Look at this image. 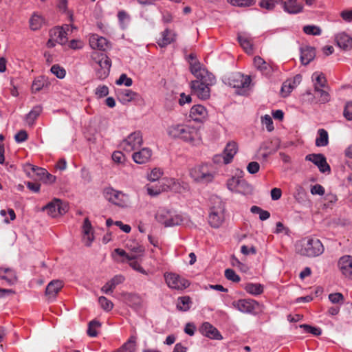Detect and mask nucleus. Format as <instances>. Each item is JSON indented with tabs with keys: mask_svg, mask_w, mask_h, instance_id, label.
<instances>
[{
	"mask_svg": "<svg viewBox=\"0 0 352 352\" xmlns=\"http://www.w3.org/2000/svg\"><path fill=\"white\" fill-rule=\"evenodd\" d=\"M50 71L54 76L60 79L64 78L66 75L65 69L58 64L52 65Z\"/></svg>",
	"mask_w": 352,
	"mask_h": 352,
	"instance_id": "47",
	"label": "nucleus"
},
{
	"mask_svg": "<svg viewBox=\"0 0 352 352\" xmlns=\"http://www.w3.org/2000/svg\"><path fill=\"white\" fill-rule=\"evenodd\" d=\"M177 179L174 178H162L159 181V184H161L162 186L163 187L164 191L166 190H173V186H175V183L177 182Z\"/></svg>",
	"mask_w": 352,
	"mask_h": 352,
	"instance_id": "43",
	"label": "nucleus"
},
{
	"mask_svg": "<svg viewBox=\"0 0 352 352\" xmlns=\"http://www.w3.org/2000/svg\"><path fill=\"white\" fill-rule=\"evenodd\" d=\"M300 328H303L306 332L310 333L314 336H320L322 331L320 328L311 327L309 324H301Z\"/></svg>",
	"mask_w": 352,
	"mask_h": 352,
	"instance_id": "55",
	"label": "nucleus"
},
{
	"mask_svg": "<svg viewBox=\"0 0 352 352\" xmlns=\"http://www.w3.org/2000/svg\"><path fill=\"white\" fill-rule=\"evenodd\" d=\"M259 5L263 8L271 10L275 7V1L273 0H262Z\"/></svg>",
	"mask_w": 352,
	"mask_h": 352,
	"instance_id": "63",
	"label": "nucleus"
},
{
	"mask_svg": "<svg viewBox=\"0 0 352 352\" xmlns=\"http://www.w3.org/2000/svg\"><path fill=\"white\" fill-rule=\"evenodd\" d=\"M343 116L347 120H352V102H348L346 103Z\"/></svg>",
	"mask_w": 352,
	"mask_h": 352,
	"instance_id": "60",
	"label": "nucleus"
},
{
	"mask_svg": "<svg viewBox=\"0 0 352 352\" xmlns=\"http://www.w3.org/2000/svg\"><path fill=\"white\" fill-rule=\"evenodd\" d=\"M305 160L313 162L322 173H329L331 171L330 166L327 164L323 154H309L305 157Z\"/></svg>",
	"mask_w": 352,
	"mask_h": 352,
	"instance_id": "15",
	"label": "nucleus"
},
{
	"mask_svg": "<svg viewBox=\"0 0 352 352\" xmlns=\"http://www.w3.org/2000/svg\"><path fill=\"white\" fill-rule=\"evenodd\" d=\"M232 307L245 314H253L258 307V303L252 299H241L233 301Z\"/></svg>",
	"mask_w": 352,
	"mask_h": 352,
	"instance_id": "13",
	"label": "nucleus"
},
{
	"mask_svg": "<svg viewBox=\"0 0 352 352\" xmlns=\"http://www.w3.org/2000/svg\"><path fill=\"white\" fill-rule=\"evenodd\" d=\"M341 274L349 280H352V256L344 255L340 258L338 263Z\"/></svg>",
	"mask_w": 352,
	"mask_h": 352,
	"instance_id": "16",
	"label": "nucleus"
},
{
	"mask_svg": "<svg viewBox=\"0 0 352 352\" xmlns=\"http://www.w3.org/2000/svg\"><path fill=\"white\" fill-rule=\"evenodd\" d=\"M90 47L94 50L105 51L110 47L109 43L103 36L98 34H92L89 38Z\"/></svg>",
	"mask_w": 352,
	"mask_h": 352,
	"instance_id": "17",
	"label": "nucleus"
},
{
	"mask_svg": "<svg viewBox=\"0 0 352 352\" xmlns=\"http://www.w3.org/2000/svg\"><path fill=\"white\" fill-rule=\"evenodd\" d=\"M177 179L174 178H162L159 181V184H161L162 186L163 187L164 191L166 190H173V186H175V183L177 182Z\"/></svg>",
	"mask_w": 352,
	"mask_h": 352,
	"instance_id": "42",
	"label": "nucleus"
},
{
	"mask_svg": "<svg viewBox=\"0 0 352 352\" xmlns=\"http://www.w3.org/2000/svg\"><path fill=\"white\" fill-rule=\"evenodd\" d=\"M189 116L194 121L201 122L208 117V111L203 105H194L190 109Z\"/></svg>",
	"mask_w": 352,
	"mask_h": 352,
	"instance_id": "19",
	"label": "nucleus"
},
{
	"mask_svg": "<svg viewBox=\"0 0 352 352\" xmlns=\"http://www.w3.org/2000/svg\"><path fill=\"white\" fill-rule=\"evenodd\" d=\"M237 151L238 146L236 142H229L226 144L223 153L225 156V164H228L232 161Z\"/></svg>",
	"mask_w": 352,
	"mask_h": 352,
	"instance_id": "29",
	"label": "nucleus"
},
{
	"mask_svg": "<svg viewBox=\"0 0 352 352\" xmlns=\"http://www.w3.org/2000/svg\"><path fill=\"white\" fill-rule=\"evenodd\" d=\"M234 6L248 7L254 4V0H227Z\"/></svg>",
	"mask_w": 352,
	"mask_h": 352,
	"instance_id": "49",
	"label": "nucleus"
},
{
	"mask_svg": "<svg viewBox=\"0 0 352 352\" xmlns=\"http://www.w3.org/2000/svg\"><path fill=\"white\" fill-rule=\"evenodd\" d=\"M177 34L174 31L166 29L161 33V37L157 40V44L161 47H164L176 40Z\"/></svg>",
	"mask_w": 352,
	"mask_h": 352,
	"instance_id": "23",
	"label": "nucleus"
},
{
	"mask_svg": "<svg viewBox=\"0 0 352 352\" xmlns=\"http://www.w3.org/2000/svg\"><path fill=\"white\" fill-rule=\"evenodd\" d=\"M260 169V165L256 162H252L248 164L247 170L250 174H255L258 172Z\"/></svg>",
	"mask_w": 352,
	"mask_h": 352,
	"instance_id": "62",
	"label": "nucleus"
},
{
	"mask_svg": "<svg viewBox=\"0 0 352 352\" xmlns=\"http://www.w3.org/2000/svg\"><path fill=\"white\" fill-rule=\"evenodd\" d=\"M117 96L118 100L122 104H126L133 100H135L138 98L139 94L130 89H119L117 91Z\"/></svg>",
	"mask_w": 352,
	"mask_h": 352,
	"instance_id": "25",
	"label": "nucleus"
},
{
	"mask_svg": "<svg viewBox=\"0 0 352 352\" xmlns=\"http://www.w3.org/2000/svg\"><path fill=\"white\" fill-rule=\"evenodd\" d=\"M191 300L189 296H182L178 298L177 308L183 311H188L190 307Z\"/></svg>",
	"mask_w": 352,
	"mask_h": 352,
	"instance_id": "40",
	"label": "nucleus"
},
{
	"mask_svg": "<svg viewBox=\"0 0 352 352\" xmlns=\"http://www.w3.org/2000/svg\"><path fill=\"white\" fill-rule=\"evenodd\" d=\"M201 331L204 336L212 339L221 340L222 338L219 331L209 322H204L202 324Z\"/></svg>",
	"mask_w": 352,
	"mask_h": 352,
	"instance_id": "28",
	"label": "nucleus"
},
{
	"mask_svg": "<svg viewBox=\"0 0 352 352\" xmlns=\"http://www.w3.org/2000/svg\"><path fill=\"white\" fill-rule=\"evenodd\" d=\"M80 176L85 184H88L91 182V175L88 169L83 167L80 170Z\"/></svg>",
	"mask_w": 352,
	"mask_h": 352,
	"instance_id": "61",
	"label": "nucleus"
},
{
	"mask_svg": "<svg viewBox=\"0 0 352 352\" xmlns=\"http://www.w3.org/2000/svg\"><path fill=\"white\" fill-rule=\"evenodd\" d=\"M44 23V19L41 15L34 12L30 19V27L32 30H39Z\"/></svg>",
	"mask_w": 352,
	"mask_h": 352,
	"instance_id": "35",
	"label": "nucleus"
},
{
	"mask_svg": "<svg viewBox=\"0 0 352 352\" xmlns=\"http://www.w3.org/2000/svg\"><path fill=\"white\" fill-rule=\"evenodd\" d=\"M315 98L319 103L324 104L330 100V95L327 90L322 88H314Z\"/></svg>",
	"mask_w": 352,
	"mask_h": 352,
	"instance_id": "36",
	"label": "nucleus"
},
{
	"mask_svg": "<svg viewBox=\"0 0 352 352\" xmlns=\"http://www.w3.org/2000/svg\"><path fill=\"white\" fill-rule=\"evenodd\" d=\"M303 32L308 35L319 36L322 33V30L317 25H308L303 27Z\"/></svg>",
	"mask_w": 352,
	"mask_h": 352,
	"instance_id": "46",
	"label": "nucleus"
},
{
	"mask_svg": "<svg viewBox=\"0 0 352 352\" xmlns=\"http://www.w3.org/2000/svg\"><path fill=\"white\" fill-rule=\"evenodd\" d=\"M125 280L124 276L118 274L113 276L109 281L106 283L101 288V291L106 294H109L113 292L117 285L122 283Z\"/></svg>",
	"mask_w": 352,
	"mask_h": 352,
	"instance_id": "20",
	"label": "nucleus"
},
{
	"mask_svg": "<svg viewBox=\"0 0 352 352\" xmlns=\"http://www.w3.org/2000/svg\"><path fill=\"white\" fill-rule=\"evenodd\" d=\"M164 277L168 287L173 289L182 290L190 285L186 279L175 273L166 272Z\"/></svg>",
	"mask_w": 352,
	"mask_h": 352,
	"instance_id": "10",
	"label": "nucleus"
},
{
	"mask_svg": "<svg viewBox=\"0 0 352 352\" xmlns=\"http://www.w3.org/2000/svg\"><path fill=\"white\" fill-rule=\"evenodd\" d=\"M217 175L216 168L211 164H202L195 166L190 170L191 178L200 184L212 182Z\"/></svg>",
	"mask_w": 352,
	"mask_h": 352,
	"instance_id": "4",
	"label": "nucleus"
},
{
	"mask_svg": "<svg viewBox=\"0 0 352 352\" xmlns=\"http://www.w3.org/2000/svg\"><path fill=\"white\" fill-rule=\"evenodd\" d=\"M228 188L232 192L243 195H249L252 192V187L245 179L232 177L227 182Z\"/></svg>",
	"mask_w": 352,
	"mask_h": 352,
	"instance_id": "8",
	"label": "nucleus"
},
{
	"mask_svg": "<svg viewBox=\"0 0 352 352\" xmlns=\"http://www.w3.org/2000/svg\"><path fill=\"white\" fill-rule=\"evenodd\" d=\"M15 141L18 143L25 142L28 139V133L24 130H21L14 136Z\"/></svg>",
	"mask_w": 352,
	"mask_h": 352,
	"instance_id": "64",
	"label": "nucleus"
},
{
	"mask_svg": "<svg viewBox=\"0 0 352 352\" xmlns=\"http://www.w3.org/2000/svg\"><path fill=\"white\" fill-rule=\"evenodd\" d=\"M42 112V107L41 105H36L32 108V109L26 115L25 120L29 125H32L34 120L38 117Z\"/></svg>",
	"mask_w": 352,
	"mask_h": 352,
	"instance_id": "37",
	"label": "nucleus"
},
{
	"mask_svg": "<svg viewBox=\"0 0 352 352\" xmlns=\"http://www.w3.org/2000/svg\"><path fill=\"white\" fill-rule=\"evenodd\" d=\"M244 289L248 293L254 296L259 295L263 292V286L259 283H248Z\"/></svg>",
	"mask_w": 352,
	"mask_h": 352,
	"instance_id": "38",
	"label": "nucleus"
},
{
	"mask_svg": "<svg viewBox=\"0 0 352 352\" xmlns=\"http://www.w3.org/2000/svg\"><path fill=\"white\" fill-rule=\"evenodd\" d=\"M155 219L165 227L179 226L188 221L186 217L177 213L175 210L160 208L155 214Z\"/></svg>",
	"mask_w": 352,
	"mask_h": 352,
	"instance_id": "5",
	"label": "nucleus"
},
{
	"mask_svg": "<svg viewBox=\"0 0 352 352\" xmlns=\"http://www.w3.org/2000/svg\"><path fill=\"white\" fill-rule=\"evenodd\" d=\"M105 198L111 203L120 208H126L129 205L128 195L112 188H107L104 191Z\"/></svg>",
	"mask_w": 352,
	"mask_h": 352,
	"instance_id": "7",
	"label": "nucleus"
},
{
	"mask_svg": "<svg viewBox=\"0 0 352 352\" xmlns=\"http://www.w3.org/2000/svg\"><path fill=\"white\" fill-rule=\"evenodd\" d=\"M212 201L215 206L210 208L208 223L211 227L219 228L224 221V204L218 197H212Z\"/></svg>",
	"mask_w": 352,
	"mask_h": 352,
	"instance_id": "6",
	"label": "nucleus"
},
{
	"mask_svg": "<svg viewBox=\"0 0 352 352\" xmlns=\"http://www.w3.org/2000/svg\"><path fill=\"white\" fill-rule=\"evenodd\" d=\"M329 299L332 303L342 304L344 301V296L341 293H333L329 295Z\"/></svg>",
	"mask_w": 352,
	"mask_h": 352,
	"instance_id": "56",
	"label": "nucleus"
},
{
	"mask_svg": "<svg viewBox=\"0 0 352 352\" xmlns=\"http://www.w3.org/2000/svg\"><path fill=\"white\" fill-rule=\"evenodd\" d=\"M285 12L289 14H298L302 10V6L297 0H279Z\"/></svg>",
	"mask_w": 352,
	"mask_h": 352,
	"instance_id": "22",
	"label": "nucleus"
},
{
	"mask_svg": "<svg viewBox=\"0 0 352 352\" xmlns=\"http://www.w3.org/2000/svg\"><path fill=\"white\" fill-rule=\"evenodd\" d=\"M225 276L228 280L234 283H238L241 280L240 276L232 269H226Z\"/></svg>",
	"mask_w": 352,
	"mask_h": 352,
	"instance_id": "51",
	"label": "nucleus"
},
{
	"mask_svg": "<svg viewBox=\"0 0 352 352\" xmlns=\"http://www.w3.org/2000/svg\"><path fill=\"white\" fill-rule=\"evenodd\" d=\"M163 173L158 168H153L148 175V179L151 182L157 181L162 175Z\"/></svg>",
	"mask_w": 352,
	"mask_h": 352,
	"instance_id": "52",
	"label": "nucleus"
},
{
	"mask_svg": "<svg viewBox=\"0 0 352 352\" xmlns=\"http://www.w3.org/2000/svg\"><path fill=\"white\" fill-rule=\"evenodd\" d=\"M83 241L87 246H89L94 241L93 228L88 218L84 220L82 226Z\"/></svg>",
	"mask_w": 352,
	"mask_h": 352,
	"instance_id": "27",
	"label": "nucleus"
},
{
	"mask_svg": "<svg viewBox=\"0 0 352 352\" xmlns=\"http://www.w3.org/2000/svg\"><path fill=\"white\" fill-rule=\"evenodd\" d=\"M190 72L197 78L190 82L192 93L199 99H208L210 94V87L215 83V77L199 61L190 63Z\"/></svg>",
	"mask_w": 352,
	"mask_h": 352,
	"instance_id": "1",
	"label": "nucleus"
},
{
	"mask_svg": "<svg viewBox=\"0 0 352 352\" xmlns=\"http://www.w3.org/2000/svg\"><path fill=\"white\" fill-rule=\"evenodd\" d=\"M98 302L101 307L106 311H111L113 307V303L104 296L99 297Z\"/></svg>",
	"mask_w": 352,
	"mask_h": 352,
	"instance_id": "48",
	"label": "nucleus"
},
{
	"mask_svg": "<svg viewBox=\"0 0 352 352\" xmlns=\"http://www.w3.org/2000/svg\"><path fill=\"white\" fill-rule=\"evenodd\" d=\"M0 278L6 280L8 285H13L16 281L15 272L10 268L0 267Z\"/></svg>",
	"mask_w": 352,
	"mask_h": 352,
	"instance_id": "33",
	"label": "nucleus"
},
{
	"mask_svg": "<svg viewBox=\"0 0 352 352\" xmlns=\"http://www.w3.org/2000/svg\"><path fill=\"white\" fill-rule=\"evenodd\" d=\"M147 193L151 196H157L160 195L162 192L164 191L163 187L161 184H157L154 185H147L146 186Z\"/></svg>",
	"mask_w": 352,
	"mask_h": 352,
	"instance_id": "45",
	"label": "nucleus"
},
{
	"mask_svg": "<svg viewBox=\"0 0 352 352\" xmlns=\"http://www.w3.org/2000/svg\"><path fill=\"white\" fill-rule=\"evenodd\" d=\"M95 94L98 98H103L109 94V88L106 85H100L95 90Z\"/></svg>",
	"mask_w": 352,
	"mask_h": 352,
	"instance_id": "59",
	"label": "nucleus"
},
{
	"mask_svg": "<svg viewBox=\"0 0 352 352\" xmlns=\"http://www.w3.org/2000/svg\"><path fill=\"white\" fill-rule=\"evenodd\" d=\"M50 37H52L56 41L57 43L63 45L67 41V32L65 29L60 27H56L52 29L50 32Z\"/></svg>",
	"mask_w": 352,
	"mask_h": 352,
	"instance_id": "30",
	"label": "nucleus"
},
{
	"mask_svg": "<svg viewBox=\"0 0 352 352\" xmlns=\"http://www.w3.org/2000/svg\"><path fill=\"white\" fill-rule=\"evenodd\" d=\"M296 249L300 255L307 257H316L321 255L324 250L322 242L317 238L306 237L298 241Z\"/></svg>",
	"mask_w": 352,
	"mask_h": 352,
	"instance_id": "3",
	"label": "nucleus"
},
{
	"mask_svg": "<svg viewBox=\"0 0 352 352\" xmlns=\"http://www.w3.org/2000/svg\"><path fill=\"white\" fill-rule=\"evenodd\" d=\"M32 170L38 176L40 177L41 179H45V177L47 178V180L50 181L53 179L54 180V177L51 174L48 173L45 168L32 166Z\"/></svg>",
	"mask_w": 352,
	"mask_h": 352,
	"instance_id": "44",
	"label": "nucleus"
},
{
	"mask_svg": "<svg viewBox=\"0 0 352 352\" xmlns=\"http://www.w3.org/2000/svg\"><path fill=\"white\" fill-rule=\"evenodd\" d=\"M238 41L241 46L248 54L252 53V44L251 37L246 33L240 34L238 35Z\"/></svg>",
	"mask_w": 352,
	"mask_h": 352,
	"instance_id": "34",
	"label": "nucleus"
},
{
	"mask_svg": "<svg viewBox=\"0 0 352 352\" xmlns=\"http://www.w3.org/2000/svg\"><path fill=\"white\" fill-rule=\"evenodd\" d=\"M116 84L118 85H124L126 87H130L133 84V80L131 78H129L125 74H122L116 80Z\"/></svg>",
	"mask_w": 352,
	"mask_h": 352,
	"instance_id": "54",
	"label": "nucleus"
},
{
	"mask_svg": "<svg viewBox=\"0 0 352 352\" xmlns=\"http://www.w3.org/2000/svg\"><path fill=\"white\" fill-rule=\"evenodd\" d=\"M188 190V185L184 182H180L178 180L175 183V186H173V189L172 191L178 193H182Z\"/></svg>",
	"mask_w": 352,
	"mask_h": 352,
	"instance_id": "53",
	"label": "nucleus"
},
{
	"mask_svg": "<svg viewBox=\"0 0 352 352\" xmlns=\"http://www.w3.org/2000/svg\"><path fill=\"white\" fill-rule=\"evenodd\" d=\"M316 50L314 47L306 46L301 49L300 60L302 64H309L315 57Z\"/></svg>",
	"mask_w": 352,
	"mask_h": 352,
	"instance_id": "32",
	"label": "nucleus"
},
{
	"mask_svg": "<svg viewBox=\"0 0 352 352\" xmlns=\"http://www.w3.org/2000/svg\"><path fill=\"white\" fill-rule=\"evenodd\" d=\"M43 211H46L52 217L62 215L67 211V206L59 199H54L51 202L43 208Z\"/></svg>",
	"mask_w": 352,
	"mask_h": 352,
	"instance_id": "11",
	"label": "nucleus"
},
{
	"mask_svg": "<svg viewBox=\"0 0 352 352\" xmlns=\"http://www.w3.org/2000/svg\"><path fill=\"white\" fill-rule=\"evenodd\" d=\"M93 60L97 64L98 67L95 68H105L110 70L111 67V59L103 53L94 52L91 55Z\"/></svg>",
	"mask_w": 352,
	"mask_h": 352,
	"instance_id": "21",
	"label": "nucleus"
},
{
	"mask_svg": "<svg viewBox=\"0 0 352 352\" xmlns=\"http://www.w3.org/2000/svg\"><path fill=\"white\" fill-rule=\"evenodd\" d=\"M152 154L153 152L151 149L144 147L136 152H134L132 155V159L136 164H143L149 162Z\"/></svg>",
	"mask_w": 352,
	"mask_h": 352,
	"instance_id": "18",
	"label": "nucleus"
},
{
	"mask_svg": "<svg viewBox=\"0 0 352 352\" xmlns=\"http://www.w3.org/2000/svg\"><path fill=\"white\" fill-rule=\"evenodd\" d=\"M295 87L296 85L293 84V81L292 80H288L283 84L281 91L285 94V96H287Z\"/></svg>",
	"mask_w": 352,
	"mask_h": 352,
	"instance_id": "50",
	"label": "nucleus"
},
{
	"mask_svg": "<svg viewBox=\"0 0 352 352\" xmlns=\"http://www.w3.org/2000/svg\"><path fill=\"white\" fill-rule=\"evenodd\" d=\"M228 84L234 88H247L250 86L251 78L250 76H245L240 72H235L227 78Z\"/></svg>",
	"mask_w": 352,
	"mask_h": 352,
	"instance_id": "12",
	"label": "nucleus"
},
{
	"mask_svg": "<svg viewBox=\"0 0 352 352\" xmlns=\"http://www.w3.org/2000/svg\"><path fill=\"white\" fill-rule=\"evenodd\" d=\"M318 137L316 140L317 146H325L329 144V135L327 131L324 129L318 131Z\"/></svg>",
	"mask_w": 352,
	"mask_h": 352,
	"instance_id": "39",
	"label": "nucleus"
},
{
	"mask_svg": "<svg viewBox=\"0 0 352 352\" xmlns=\"http://www.w3.org/2000/svg\"><path fill=\"white\" fill-rule=\"evenodd\" d=\"M142 143L143 140L140 131H135L122 140L120 146L124 151L130 153L140 148Z\"/></svg>",
	"mask_w": 352,
	"mask_h": 352,
	"instance_id": "9",
	"label": "nucleus"
},
{
	"mask_svg": "<svg viewBox=\"0 0 352 352\" xmlns=\"http://www.w3.org/2000/svg\"><path fill=\"white\" fill-rule=\"evenodd\" d=\"M125 302L133 309H139L142 304V298L136 294L125 293L124 294Z\"/></svg>",
	"mask_w": 352,
	"mask_h": 352,
	"instance_id": "31",
	"label": "nucleus"
},
{
	"mask_svg": "<svg viewBox=\"0 0 352 352\" xmlns=\"http://www.w3.org/2000/svg\"><path fill=\"white\" fill-rule=\"evenodd\" d=\"M312 80L315 81L314 82V88L316 87L318 88H324L326 87V78L323 74L320 72H314L312 74Z\"/></svg>",
	"mask_w": 352,
	"mask_h": 352,
	"instance_id": "41",
	"label": "nucleus"
},
{
	"mask_svg": "<svg viewBox=\"0 0 352 352\" xmlns=\"http://www.w3.org/2000/svg\"><path fill=\"white\" fill-rule=\"evenodd\" d=\"M254 65L263 75L270 76L275 71L277 67L272 63H267L260 56L254 58Z\"/></svg>",
	"mask_w": 352,
	"mask_h": 352,
	"instance_id": "14",
	"label": "nucleus"
},
{
	"mask_svg": "<svg viewBox=\"0 0 352 352\" xmlns=\"http://www.w3.org/2000/svg\"><path fill=\"white\" fill-rule=\"evenodd\" d=\"M63 287L62 281L59 280H52L47 285L45 294L50 300H54Z\"/></svg>",
	"mask_w": 352,
	"mask_h": 352,
	"instance_id": "24",
	"label": "nucleus"
},
{
	"mask_svg": "<svg viewBox=\"0 0 352 352\" xmlns=\"http://www.w3.org/2000/svg\"><path fill=\"white\" fill-rule=\"evenodd\" d=\"M166 132L172 139H179L192 144H196L201 140L199 129L190 124H173L168 126Z\"/></svg>",
	"mask_w": 352,
	"mask_h": 352,
	"instance_id": "2",
	"label": "nucleus"
},
{
	"mask_svg": "<svg viewBox=\"0 0 352 352\" xmlns=\"http://www.w3.org/2000/svg\"><path fill=\"white\" fill-rule=\"evenodd\" d=\"M261 122L265 125L268 131H272L274 129L272 119L270 116L265 115L261 118Z\"/></svg>",
	"mask_w": 352,
	"mask_h": 352,
	"instance_id": "58",
	"label": "nucleus"
},
{
	"mask_svg": "<svg viewBox=\"0 0 352 352\" xmlns=\"http://www.w3.org/2000/svg\"><path fill=\"white\" fill-rule=\"evenodd\" d=\"M335 40L337 45L344 50L352 48V38L344 32H340L336 35Z\"/></svg>",
	"mask_w": 352,
	"mask_h": 352,
	"instance_id": "26",
	"label": "nucleus"
},
{
	"mask_svg": "<svg viewBox=\"0 0 352 352\" xmlns=\"http://www.w3.org/2000/svg\"><path fill=\"white\" fill-rule=\"evenodd\" d=\"M96 70V76L98 79L104 80L109 74L110 70L107 69V68H95Z\"/></svg>",
	"mask_w": 352,
	"mask_h": 352,
	"instance_id": "57",
	"label": "nucleus"
}]
</instances>
